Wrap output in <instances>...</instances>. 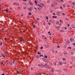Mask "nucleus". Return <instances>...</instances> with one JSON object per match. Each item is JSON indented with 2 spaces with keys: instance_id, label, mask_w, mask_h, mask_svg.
I'll list each match as a JSON object with an SVG mask.
<instances>
[{
  "instance_id": "f257e3e1",
  "label": "nucleus",
  "mask_w": 75,
  "mask_h": 75,
  "mask_svg": "<svg viewBox=\"0 0 75 75\" xmlns=\"http://www.w3.org/2000/svg\"><path fill=\"white\" fill-rule=\"evenodd\" d=\"M70 41H71L72 42L74 41V38H70Z\"/></svg>"
},
{
  "instance_id": "f03ea898",
  "label": "nucleus",
  "mask_w": 75,
  "mask_h": 75,
  "mask_svg": "<svg viewBox=\"0 0 75 75\" xmlns=\"http://www.w3.org/2000/svg\"><path fill=\"white\" fill-rule=\"evenodd\" d=\"M45 46L46 47V48H48V47H50V45H49L48 44L46 45H45Z\"/></svg>"
},
{
  "instance_id": "7ed1b4c3",
  "label": "nucleus",
  "mask_w": 75,
  "mask_h": 75,
  "mask_svg": "<svg viewBox=\"0 0 75 75\" xmlns=\"http://www.w3.org/2000/svg\"><path fill=\"white\" fill-rule=\"evenodd\" d=\"M28 8L30 11H32V10H33V8H32L31 9L30 8Z\"/></svg>"
},
{
  "instance_id": "20e7f679",
  "label": "nucleus",
  "mask_w": 75,
  "mask_h": 75,
  "mask_svg": "<svg viewBox=\"0 0 75 75\" xmlns=\"http://www.w3.org/2000/svg\"><path fill=\"white\" fill-rule=\"evenodd\" d=\"M56 28L57 29V30H58V29H59V28H61V27H60L59 26H57L56 27Z\"/></svg>"
},
{
  "instance_id": "39448f33",
  "label": "nucleus",
  "mask_w": 75,
  "mask_h": 75,
  "mask_svg": "<svg viewBox=\"0 0 75 75\" xmlns=\"http://www.w3.org/2000/svg\"><path fill=\"white\" fill-rule=\"evenodd\" d=\"M35 58H38V59L39 58H40V57H39V56L38 55H37L36 56Z\"/></svg>"
},
{
  "instance_id": "423d86ee",
  "label": "nucleus",
  "mask_w": 75,
  "mask_h": 75,
  "mask_svg": "<svg viewBox=\"0 0 75 75\" xmlns=\"http://www.w3.org/2000/svg\"><path fill=\"white\" fill-rule=\"evenodd\" d=\"M59 22L60 23H63V21H62V20H60Z\"/></svg>"
},
{
  "instance_id": "0eeeda50",
  "label": "nucleus",
  "mask_w": 75,
  "mask_h": 75,
  "mask_svg": "<svg viewBox=\"0 0 75 75\" xmlns=\"http://www.w3.org/2000/svg\"><path fill=\"white\" fill-rule=\"evenodd\" d=\"M13 5L14 4H16V6H19V4H18V3H14L13 4Z\"/></svg>"
},
{
  "instance_id": "6e6552de",
  "label": "nucleus",
  "mask_w": 75,
  "mask_h": 75,
  "mask_svg": "<svg viewBox=\"0 0 75 75\" xmlns=\"http://www.w3.org/2000/svg\"><path fill=\"white\" fill-rule=\"evenodd\" d=\"M40 4L42 6H44V7H45V5H44V4H42V3H40Z\"/></svg>"
},
{
  "instance_id": "1a4fd4ad",
  "label": "nucleus",
  "mask_w": 75,
  "mask_h": 75,
  "mask_svg": "<svg viewBox=\"0 0 75 75\" xmlns=\"http://www.w3.org/2000/svg\"><path fill=\"white\" fill-rule=\"evenodd\" d=\"M52 17L53 18H57V17L55 16H52Z\"/></svg>"
},
{
  "instance_id": "9d476101",
  "label": "nucleus",
  "mask_w": 75,
  "mask_h": 75,
  "mask_svg": "<svg viewBox=\"0 0 75 75\" xmlns=\"http://www.w3.org/2000/svg\"><path fill=\"white\" fill-rule=\"evenodd\" d=\"M52 69V72H54V71H55V69Z\"/></svg>"
},
{
  "instance_id": "9b49d317",
  "label": "nucleus",
  "mask_w": 75,
  "mask_h": 75,
  "mask_svg": "<svg viewBox=\"0 0 75 75\" xmlns=\"http://www.w3.org/2000/svg\"><path fill=\"white\" fill-rule=\"evenodd\" d=\"M29 4H30V5H31V6H32L33 5V3L31 2H30V3H29Z\"/></svg>"
},
{
  "instance_id": "f8f14e48",
  "label": "nucleus",
  "mask_w": 75,
  "mask_h": 75,
  "mask_svg": "<svg viewBox=\"0 0 75 75\" xmlns=\"http://www.w3.org/2000/svg\"><path fill=\"white\" fill-rule=\"evenodd\" d=\"M60 32H61L62 33H64V30H62L60 31Z\"/></svg>"
},
{
  "instance_id": "ddd939ff",
  "label": "nucleus",
  "mask_w": 75,
  "mask_h": 75,
  "mask_svg": "<svg viewBox=\"0 0 75 75\" xmlns=\"http://www.w3.org/2000/svg\"><path fill=\"white\" fill-rule=\"evenodd\" d=\"M28 14H29V15H30V16H31V14H32L31 13V12H29L28 13Z\"/></svg>"
},
{
  "instance_id": "4468645a",
  "label": "nucleus",
  "mask_w": 75,
  "mask_h": 75,
  "mask_svg": "<svg viewBox=\"0 0 75 75\" xmlns=\"http://www.w3.org/2000/svg\"><path fill=\"white\" fill-rule=\"evenodd\" d=\"M36 6H39V7H40V5L39 4H36Z\"/></svg>"
},
{
  "instance_id": "2eb2a0df",
  "label": "nucleus",
  "mask_w": 75,
  "mask_h": 75,
  "mask_svg": "<svg viewBox=\"0 0 75 75\" xmlns=\"http://www.w3.org/2000/svg\"><path fill=\"white\" fill-rule=\"evenodd\" d=\"M33 28H35V25H33Z\"/></svg>"
},
{
  "instance_id": "dca6fc26",
  "label": "nucleus",
  "mask_w": 75,
  "mask_h": 75,
  "mask_svg": "<svg viewBox=\"0 0 75 75\" xmlns=\"http://www.w3.org/2000/svg\"><path fill=\"white\" fill-rule=\"evenodd\" d=\"M46 19H47V20H48V17L47 16H46Z\"/></svg>"
},
{
  "instance_id": "f3484780",
  "label": "nucleus",
  "mask_w": 75,
  "mask_h": 75,
  "mask_svg": "<svg viewBox=\"0 0 75 75\" xmlns=\"http://www.w3.org/2000/svg\"><path fill=\"white\" fill-rule=\"evenodd\" d=\"M66 42H67L68 44L69 43H70V42H69V40L67 41Z\"/></svg>"
},
{
  "instance_id": "a211bd4d",
  "label": "nucleus",
  "mask_w": 75,
  "mask_h": 75,
  "mask_svg": "<svg viewBox=\"0 0 75 75\" xmlns=\"http://www.w3.org/2000/svg\"><path fill=\"white\" fill-rule=\"evenodd\" d=\"M62 60L63 61H65V60H66V59H65V58H63Z\"/></svg>"
},
{
  "instance_id": "6ab92c4d",
  "label": "nucleus",
  "mask_w": 75,
  "mask_h": 75,
  "mask_svg": "<svg viewBox=\"0 0 75 75\" xmlns=\"http://www.w3.org/2000/svg\"><path fill=\"white\" fill-rule=\"evenodd\" d=\"M5 11H6V13H8V11L7 10H6Z\"/></svg>"
},
{
  "instance_id": "aec40b11",
  "label": "nucleus",
  "mask_w": 75,
  "mask_h": 75,
  "mask_svg": "<svg viewBox=\"0 0 75 75\" xmlns=\"http://www.w3.org/2000/svg\"><path fill=\"white\" fill-rule=\"evenodd\" d=\"M35 4H37V3H38V2H37V1H36V0H35Z\"/></svg>"
},
{
  "instance_id": "412c9836",
  "label": "nucleus",
  "mask_w": 75,
  "mask_h": 75,
  "mask_svg": "<svg viewBox=\"0 0 75 75\" xmlns=\"http://www.w3.org/2000/svg\"><path fill=\"white\" fill-rule=\"evenodd\" d=\"M64 54H65L66 55H70L69 54H68V53L67 52H66V53Z\"/></svg>"
},
{
  "instance_id": "4be33fe9",
  "label": "nucleus",
  "mask_w": 75,
  "mask_h": 75,
  "mask_svg": "<svg viewBox=\"0 0 75 75\" xmlns=\"http://www.w3.org/2000/svg\"><path fill=\"white\" fill-rule=\"evenodd\" d=\"M17 74H20V72H19V71H17Z\"/></svg>"
},
{
  "instance_id": "5701e85b",
  "label": "nucleus",
  "mask_w": 75,
  "mask_h": 75,
  "mask_svg": "<svg viewBox=\"0 0 75 75\" xmlns=\"http://www.w3.org/2000/svg\"><path fill=\"white\" fill-rule=\"evenodd\" d=\"M40 49H41V50H42V49H43V47H40Z\"/></svg>"
},
{
  "instance_id": "b1692460",
  "label": "nucleus",
  "mask_w": 75,
  "mask_h": 75,
  "mask_svg": "<svg viewBox=\"0 0 75 75\" xmlns=\"http://www.w3.org/2000/svg\"><path fill=\"white\" fill-rule=\"evenodd\" d=\"M56 24H59V21H58L56 23Z\"/></svg>"
},
{
  "instance_id": "393cba45",
  "label": "nucleus",
  "mask_w": 75,
  "mask_h": 75,
  "mask_svg": "<svg viewBox=\"0 0 75 75\" xmlns=\"http://www.w3.org/2000/svg\"><path fill=\"white\" fill-rule=\"evenodd\" d=\"M2 43L1 42H0V45H2Z\"/></svg>"
},
{
  "instance_id": "a878e982",
  "label": "nucleus",
  "mask_w": 75,
  "mask_h": 75,
  "mask_svg": "<svg viewBox=\"0 0 75 75\" xmlns=\"http://www.w3.org/2000/svg\"><path fill=\"white\" fill-rule=\"evenodd\" d=\"M45 58H48V57L47 56H45Z\"/></svg>"
},
{
  "instance_id": "bb28decb",
  "label": "nucleus",
  "mask_w": 75,
  "mask_h": 75,
  "mask_svg": "<svg viewBox=\"0 0 75 75\" xmlns=\"http://www.w3.org/2000/svg\"><path fill=\"white\" fill-rule=\"evenodd\" d=\"M45 40H47V37H45Z\"/></svg>"
},
{
  "instance_id": "cd10ccee",
  "label": "nucleus",
  "mask_w": 75,
  "mask_h": 75,
  "mask_svg": "<svg viewBox=\"0 0 75 75\" xmlns=\"http://www.w3.org/2000/svg\"><path fill=\"white\" fill-rule=\"evenodd\" d=\"M2 54V56L4 58H5V56H4V55H3V54Z\"/></svg>"
},
{
  "instance_id": "c85d7f7f",
  "label": "nucleus",
  "mask_w": 75,
  "mask_h": 75,
  "mask_svg": "<svg viewBox=\"0 0 75 75\" xmlns=\"http://www.w3.org/2000/svg\"><path fill=\"white\" fill-rule=\"evenodd\" d=\"M70 54H71V55H73V52H71L70 53Z\"/></svg>"
},
{
  "instance_id": "c756f323",
  "label": "nucleus",
  "mask_w": 75,
  "mask_h": 75,
  "mask_svg": "<svg viewBox=\"0 0 75 75\" xmlns=\"http://www.w3.org/2000/svg\"><path fill=\"white\" fill-rule=\"evenodd\" d=\"M59 47H60V46H59V45H57V48H59Z\"/></svg>"
},
{
  "instance_id": "7c9ffc66",
  "label": "nucleus",
  "mask_w": 75,
  "mask_h": 75,
  "mask_svg": "<svg viewBox=\"0 0 75 75\" xmlns=\"http://www.w3.org/2000/svg\"><path fill=\"white\" fill-rule=\"evenodd\" d=\"M41 7L42 8L43 7V6H41V5H40V6L39 7Z\"/></svg>"
},
{
  "instance_id": "2f4dec72",
  "label": "nucleus",
  "mask_w": 75,
  "mask_h": 75,
  "mask_svg": "<svg viewBox=\"0 0 75 75\" xmlns=\"http://www.w3.org/2000/svg\"><path fill=\"white\" fill-rule=\"evenodd\" d=\"M66 20H67V21H68V20H69V19H68V18H66Z\"/></svg>"
},
{
  "instance_id": "473e14b6",
  "label": "nucleus",
  "mask_w": 75,
  "mask_h": 75,
  "mask_svg": "<svg viewBox=\"0 0 75 75\" xmlns=\"http://www.w3.org/2000/svg\"><path fill=\"white\" fill-rule=\"evenodd\" d=\"M4 53H5L6 54H7V52H5V51H4Z\"/></svg>"
},
{
  "instance_id": "72a5a7b5",
  "label": "nucleus",
  "mask_w": 75,
  "mask_h": 75,
  "mask_svg": "<svg viewBox=\"0 0 75 75\" xmlns=\"http://www.w3.org/2000/svg\"><path fill=\"white\" fill-rule=\"evenodd\" d=\"M38 66H39V67H41V66H42V65H40V64H38Z\"/></svg>"
},
{
  "instance_id": "f704fd0d",
  "label": "nucleus",
  "mask_w": 75,
  "mask_h": 75,
  "mask_svg": "<svg viewBox=\"0 0 75 75\" xmlns=\"http://www.w3.org/2000/svg\"><path fill=\"white\" fill-rule=\"evenodd\" d=\"M43 57V55H40L39 56V57Z\"/></svg>"
},
{
  "instance_id": "c9c22d12",
  "label": "nucleus",
  "mask_w": 75,
  "mask_h": 75,
  "mask_svg": "<svg viewBox=\"0 0 75 75\" xmlns=\"http://www.w3.org/2000/svg\"><path fill=\"white\" fill-rule=\"evenodd\" d=\"M67 64V62H64L63 63V64Z\"/></svg>"
},
{
  "instance_id": "e433bc0d",
  "label": "nucleus",
  "mask_w": 75,
  "mask_h": 75,
  "mask_svg": "<svg viewBox=\"0 0 75 75\" xmlns=\"http://www.w3.org/2000/svg\"><path fill=\"white\" fill-rule=\"evenodd\" d=\"M68 48H69V49H71V47H68Z\"/></svg>"
},
{
  "instance_id": "4c0bfd02",
  "label": "nucleus",
  "mask_w": 75,
  "mask_h": 75,
  "mask_svg": "<svg viewBox=\"0 0 75 75\" xmlns=\"http://www.w3.org/2000/svg\"><path fill=\"white\" fill-rule=\"evenodd\" d=\"M23 9H25V8H26V7H23Z\"/></svg>"
},
{
  "instance_id": "58836bf2",
  "label": "nucleus",
  "mask_w": 75,
  "mask_h": 75,
  "mask_svg": "<svg viewBox=\"0 0 75 75\" xmlns=\"http://www.w3.org/2000/svg\"><path fill=\"white\" fill-rule=\"evenodd\" d=\"M60 1H61L64 2V0H60Z\"/></svg>"
},
{
  "instance_id": "ea45409f",
  "label": "nucleus",
  "mask_w": 75,
  "mask_h": 75,
  "mask_svg": "<svg viewBox=\"0 0 75 75\" xmlns=\"http://www.w3.org/2000/svg\"><path fill=\"white\" fill-rule=\"evenodd\" d=\"M62 15H63V16H65V14H64V13H62Z\"/></svg>"
},
{
  "instance_id": "a19ab883",
  "label": "nucleus",
  "mask_w": 75,
  "mask_h": 75,
  "mask_svg": "<svg viewBox=\"0 0 75 75\" xmlns=\"http://www.w3.org/2000/svg\"><path fill=\"white\" fill-rule=\"evenodd\" d=\"M23 1H27V0H23Z\"/></svg>"
},
{
  "instance_id": "79ce46f5",
  "label": "nucleus",
  "mask_w": 75,
  "mask_h": 75,
  "mask_svg": "<svg viewBox=\"0 0 75 75\" xmlns=\"http://www.w3.org/2000/svg\"><path fill=\"white\" fill-rule=\"evenodd\" d=\"M49 25H51V23L50 22H48Z\"/></svg>"
},
{
  "instance_id": "37998d69",
  "label": "nucleus",
  "mask_w": 75,
  "mask_h": 75,
  "mask_svg": "<svg viewBox=\"0 0 75 75\" xmlns=\"http://www.w3.org/2000/svg\"><path fill=\"white\" fill-rule=\"evenodd\" d=\"M60 7L61 9H62V6H60Z\"/></svg>"
},
{
  "instance_id": "c03bdc74",
  "label": "nucleus",
  "mask_w": 75,
  "mask_h": 75,
  "mask_svg": "<svg viewBox=\"0 0 75 75\" xmlns=\"http://www.w3.org/2000/svg\"><path fill=\"white\" fill-rule=\"evenodd\" d=\"M31 70H33V67H32L31 68Z\"/></svg>"
},
{
  "instance_id": "a18cd8bd",
  "label": "nucleus",
  "mask_w": 75,
  "mask_h": 75,
  "mask_svg": "<svg viewBox=\"0 0 75 75\" xmlns=\"http://www.w3.org/2000/svg\"><path fill=\"white\" fill-rule=\"evenodd\" d=\"M63 6L64 7H65V5H63Z\"/></svg>"
},
{
  "instance_id": "49530a36",
  "label": "nucleus",
  "mask_w": 75,
  "mask_h": 75,
  "mask_svg": "<svg viewBox=\"0 0 75 75\" xmlns=\"http://www.w3.org/2000/svg\"><path fill=\"white\" fill-rule=\"evenodd\" d=\"M73 45H75V43H73Z\"/></svg>"
},
{
  "instance_id": "de8ad7c7",
  "label": "nucleus",
  "mask_w": 75,
  "mask_h": 75,
  "mask_svg": "<svg viewBox=\"0 0 75 75\" xmlns=\"http://www.w3.org/2000/svg\"><path fill=\"white\" fill-rule=\"evenodd\" d=\"M59 65H62V63H61L60 64H59Z\"/></svg>"
},
{
  "instance_id": "09e8293b",
  "label": "nucleus",
  "mask_w": 75,
  "mask_h": 75,
  "mask_svg": "<svg viewBox=\"0 0 75 75\" xmlns=\"http://www.w3.org/2000/svg\"><path fill=\"white\" fill-rule=\"evenodd\" d=\"M64 28H65V30H67V28H66V27H65Z\"/></svg>"
},
{
  "instance_id": "8fccbe9b",
  "label": "nucleus",
  "mask_w": 75,
  "mask_h": 75,
  "mask_svg": "<svg viewBox=\"0 0 75 75\" xmlns=\"http://www.w3.org/2000/svg\"><path fill=\"white\" fill-rule=\"evenodd\" d=\"M69 28L70 30H72V28Z\"/></svg>"
},
{
  "instance_id": "3c124183",
  "label": "nucleus",
  "mask_w": 75,
  "mask_h": 75,
  "mask_svg": "<svg viewBox=\"0 0 75 75\" xmlns=\"http://www.w3.org/2000/svg\"><path fill=\"white\" fill-rule=\"evenodd\" d=\"M53 13V14H54V16H55V13Z\"/></svg>"
},
{
  "instance_id": "603ef678",
  "label": "nucleus",
  "mask_w": 75,
  "mask_h": 75,
  "mask_svg": "<svg viewBox=\"0 0 75 75\" xmlns=\"http://www.w3.org/2000/svg\"><path fill=\"white\" fill-rule=\"evenodd\" d=\"M22 39H23V38H22L21 39H20V41H22Z\"/></svg>"
},
{
  "instance_id": "864d4df0",
  "label": "nucleus",
  "mask_w": 75,
  "mask_h": 75,
  "mask_svg": "<svg viewBox=\"0 0 75 75\" xmlns=\"http://www.w3.org/2000/svg\"><path fill=\"white\" fill-rule=\"evenodd\" d=\"M73 4H74V5H75V3H74V2H73Z\"/></svg>"
},
{
  "instance_id": "5fc2aeb1",
  "label": "nucleus",
  "mask_w": 75,
  "mask_h": 75,
  "mask_svg": "<svg viewBox=\"0 0 75 75\" xmlns=\"http://www.w3.org/2000/svg\"><path fill=\"white\" fill-rule=\"evenodd\" d=\"M21 16H23V14H21Z\"/></svg>"
},
{
  "instance_id": "6e6d98bb",
  "label": "nucleus",
  "mask_w": 75,
  "mask_h": 75,
  "mask_svg": "<svg viewBox=\"0 0 75 75\" xmlns=\"http://www.w3.org/2000/svg\"><path fill=\"white\" fill-rule=\"evenodd\" d=\"M40 52H38V54H40Z\"/></svg>"
},
{
  "instance_id": "4d7b16f0",
  "label": "nucleus",
  "mask_w": 75,
  "mask_h": 75,
  "mask_svg": "<svg viewBox=\"0 0 75 75\" xmlns=\"http://www.w3.org/2000/svg\"><path fill=\"white\" fill-rule=\"evenodd\" d=\"M47 69H50V67H47Z\"/></svg>"
},
{
  "instance_id": "13d9d810",
  "label": "nucleus",
  "mask_w": 75,
  "mask_h": 75,
  "mask_svg": "<svg viewBox=\"0 0 75 75\" xmlns=\"http://www.w3.org/2000/svg\"><path fill=\"white\" fill-rule=\"evenodd\" d=\"M37 20H40V19H39V18H38L37 19Z\"/></svg>"
},
{
  "instance_id": "bf43d9fd",
  "label": "nucleus",
  "mask_w": 75,
  "mask_h": 75,
  "mask_svg": "<svg viewBox=\"0 0 75 75\" xmlns=\"http://www.w3.org/2000/svg\"><path fill=\"white\" fill-rule=\"evenodd\" d=\"M34 8L35 9V10H37V8H36L34 7Z\"/></svg>"
},
{
  "instance_id": "052dcab7",
  "label": "nucleus",
  "mask_w": 75,
  "mask_h": 75,
  "mask_svg": "<svg viewBox=\"0 0 75 75\" xmlns=\"http://www.w3.org/2000/svg\"><path fill=\"white\" fill-rule=\"evenodd\" d=\"M45 65H46V66H47V64L46 63V64H45Z\"/></svg>"
},
{
  "instance_id": "680f3d73",
  "label": "nucleus",
  "mask_w": 75,
  "mask_h": 75,
  "mask_svg": "<svg viewBox=\"0 0 75 75\" xmlns=\"http://www.w3.org/2000/svg\"><path fill=\"white\" fill-rule=\"evenodd\" d=\"M24 40L23 39H22V41H24Z\"/></svg>"
},
{
  "instance_id": "e2e57ef3",
  "label": "nucleus",
  "mask_w": 75,
  "mask_h": 75,
  "mask_svg": "<svg viewBox=\"0 0 75 75\" xmlns=\"http://www.w3.org/2000/svg\"><path fill=\"white\" fill-rule=\"evenodd\" d=\"M41 73H39V75H41Z\"/></svg>"
},
{
  "instance_id": "0e129e2a",
  "label": "nucleus",
  "mask_w": 75,
  "mask_h": 75,
  "mask_svg": "<svg viewBox=\"0 0 75 75\" xmlns=\"http://www.w3.org/2000/svg\"><path fill=\"white\" fill-rule=\"evenodd\" d=\"M9 64H10L11 65V62H9Z\"/></svg>"
},
{
  "instance_id": "69168bd1",
  "label": "nucleus",
  "mask_w": 75,
  "mask_h": 75,
  "mask_svg": "<svg viewBox=\"0 0 75 75\" xmlns=\"http://www.w3.org/2000/svg\"><path fill=\"white\" fill-rule=\"evenodd\" d=\"M6 38H4V40H6Z\"/></svg>"
},
{
  "instance_id": "338daca9",
  "label": "nucleus",
  "mask_w": 75,
  "mask_h": 75,
  "mask_svg": "<svg viewBox=\"0 0 75 75\" xmlns=\"http://www.w3.org/2000/svg\"><path fill=\"white\" fill-rule=\"evenodd\" d=\"M64 71H67V70L66 69H64Z\"/></svg>"
},
{
  "instance_id": "774afa93",
  "label": "nucleus",
  "mask_w": 75,
  "mask_h": 75,
  "mask_svg": "<svg viewBox=\"0 0 75 75\" xmlns=\"http://www.w3.org/2000/svg\"><path fill=\"white\" fill-rule=\"evenodd\" d=\"M68 27H69V25L68 24Z\"/></svg>"
}]
</instances>
